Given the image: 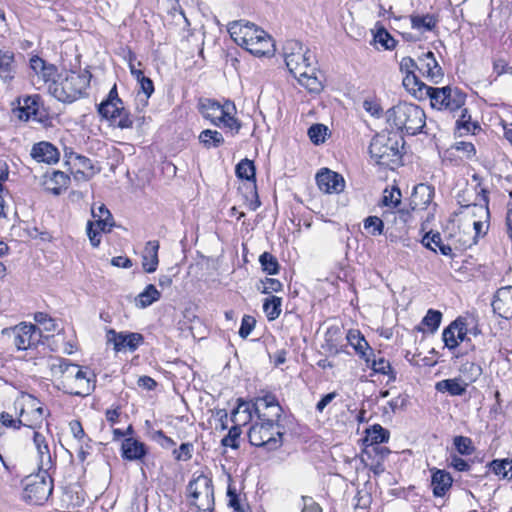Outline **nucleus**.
Masks as SVG:
<instances>
[{"label": "nucleus", "instance_id": "37", "mask_svg": "<svg viewBox=\"0 0 512 512\" xmlns=\"http://www.w3.org/2000/svg\"><path fill=\"white\" fill-rule=\"evenodd\" d=\"M374 372L383 375H388L390 380L396 379V373L391 367V364L384 357L376 358L375 355L370 356V363H366Z\"/></svg>", "mask_w": 512, "mask_h": 512}, {"label": "nucleus", "instance_id": "42", "mask_svg": "<svg viewBox=\"0 0 512 512\" xmlns=\"http://www.w3.org/2000/svg\"><path fill=\"white\" fill-rule=\"evenodd\" d=\"M160 298V292L156 289L153 284H149L143 292H141L136 298L137 305L141 308H146L158 301Z\"/></svg>", "mask_w": 512, "mask_h": 512}, {"label": "nucleus", "instance_id": "41", "mask_svg": "<svg viewBox=\"0 0 512 512\" xmlns=\"http://www.w3.org/2000/svg\"><path fill=\"white\" fill-rule=\"evenodd\" d=\"M282 299L277 296H271L264 300L263 311L269 321L277 319L281 314Z\"/></svg>", "mask_w": 512, "mask_h": 512}, {"label": "nucleus", "instance_id": "22", "mask_svg": "<svg viewBox=\"0 0 512 512\" xmlns=\"http://www.w3.org/2000/svg\"><path fill=\"white\" fill-rule=\"evenodd\" d=\"M30 155L37 162H43L47 164L57 163L60 158L58 149L47 141H41L34 144Z\"/></svg>", "mask_w": 512, "mask_h": 512}, {"label": "nucleus", "instance_id": "19", "mask_svg": "<svg viewBox=\"0 0 512 512\" xmlns=\"http://www.w3.org/2000/svg\"><path fill=\"white\" fill-rule=\"evenodd\" d=\"M493 311L504 319H512V286L497 290L492 301Z\"/></svg>", "mask_w": 512, "mask_h": 512}, {"label": "nucleus", "instance_id": "5", "mask_svg": "<svg viewBox=\"0 0 512 512\" xmlns=\"http://www.w3.org/2000/svg\"><path fill=\"white\" fill-rule=\"evenodd\" d=\"M369 153L377 164L386 167L398 164L401 158L398 140L385 134H377L372 138Z\"/></svg>", "mask_w": 512, "mask_h": 512}, {"label": "nucleus", "instance_id": "36", "mask_svg": "<svg viewBox=\"0 0 512 512\" xmlns=\"http://www.w3.org/2000/svg\"><path fill=\"white\" fill-rule=\"evenodd\" d=\"M247 51L258 57L271 55L274 52V43L271 37L265 32L264 37H259L254 43H250V47Z\"/></svg>", "mask_w": 512, "mask_h": 512}, {"label": "nucleus", "instance_id": "62", "mask_svg": "<svg viewBox=\"0 0 512 512\" xmlns=\"http://www.w3.org/2000/svg\"><path fill=\"white\" fill-rule=\"evenodd\" d=\"M256 324V320L254 317L250 315H244L241 321V326L239 329V335L241 338H247L251 332L253 331Z\"/></svg>", "mask_w": 512, "mask_h": 512}, {"label": "nucleus", "instance_id": "39", "mask_svg": "<svg viewBox=\"0 0 512 512\" xmlns=\"http://www.w3.org/2000/svg\"><path fill=\"white\" fill-rule=\"evenodd\" d=\"M490 470L503 479L512 478V459H495L489 463Z\"/></svg>", "mask_w": 512, "mask_h": 512}, {"label": "nucleus", "instance_id": "4", "mask_svg": "<svg viewBox=\"0 0 512 512\" xmlns=\"http://www.w3.org/2000/svg\"><path fill=\"white\" fill-rule=\"evenodd\" d=\"M283 433L279 423L258 420L248 431L249 442L256 447L274 451L282 446Z\"/></svg>", "mask_w": 512, "mask_h": 512}, {"label": "nucleus", "instance_id": "47", "mask_svg": "<svg viewBox=\"0 0 512 512\" xmlns=\"http://www.w3.org/2000/svg\"><path fill=\"white\" fill-rule=\"evenodd\" d=\"M401 197L402 194L398 187L386 188L383 191L381 204L385 207L396 208L401 203Z\"/></svg>", "mask_w": 512, "mask_h": 512}, {"label": "nucleus", "instance_id": "8", "mask_svg": "<svg viewBox=\"0 0 512 512\" xmlns=\"http://www.w3.org/2000/svg\"><path fill=\"white\" fill-rule=\"evenodd\" d=\"M427 97L432 108L455 112L461 109L466 101V95L457 88L445 86L441 88L431 87Z\"/></svg>", "mask_w": 512, "mask_h": 512}, {"label": "nucleus", "instance_id": "60", "mask_svg": "<svg viewBox=\"0 0 512 512\" xmlns=\"http://www.w3.org/2000/svg\"><path fill=\"white\" fill-rule=\"evenodd\" d=\"M472 441L468 437L464 436H456L454 438V446L457 451L462 455H470L473 452V447L471 446Z\"/></svg>", "mask_w": 512, "mask_h": 512}, {"label": "nucleus", "instance_id": "16", "mask_svg": "<svg viewBox=\"0 0 512 512\" xmlns=\"http://www.w3.org/2000/svg\"><path fill=\"white\" fill-rule=\"evenodd\" d=\"M227 110H235V105L231 102L221 105L219 102L211 99H203L199 102L201 115L216 126H219V121L225 117Z\"/></svg>", "mask_w": 512, "mask_h": 512}, {"label": "nucleus", "instance_id": "3", "mask_svg": "<svg viewBox=\"0 0 512 512\" xmlns=\"http://www.w3.org/2000/svg\"><path fill=\"white\" fill-rule=\"evenodd\" d=\"M91 74L84 70L65 71L57 80L48 85L49 93L60 102L72 103L79 99L90 84Z\"/></svg>", "mask_w": 512, "mask_h": 512}, {"label": "nucleus", "instance_id": "20", "mask_svg": "<svg viewBox=\"0 0 512 512\" xmlns=\"http://www.w3.org/2000/svg\"><path fill=\"white\" fill-rule=\"evenodd\" d=\"M29 62L31 70L45 84H50L57 80L59 73L58 68L54 64L46 62L37 55L32 56Z\"/></svg>", "mask_w": 512, "mask_h": 512}, {"label": "nucleus", "instance_id": "32", "mask_svg": "<svg viewBox=\"0 0 512 512\" xmlns=\"http://www.w3.org/2000/svg\"><path fill=\"white\" fill-rule=\"evenodd\" d=\"M404 88L415 98L423 100L427 98L430 91V86L420 81L414 74L405 75L402 82Z\"/></svg>", "mask_w": 512, "mask_h": 512}, {"label": "nucleus", "instance_id": "23", "mask_svg": "<svg viewBox=\"0 0 512 512\" xmlns=\"http://www.w3.org/2000/svg\"><path fill=\"white\" fill-rule=\"evenodd\" d=\"M122 458L129 461L142 460L148 453L146 445L133 438H125L121 444Z\"/></svg>", "mask_w": 512, "mask_h": 512}, {"label": "nucleus", "instance_id": "45", "mask_svg": "<svg viewBox=\"0 0 512 512\" xmlns=\"http://www.w3.org/2000/svg\"><path fill=\"white\" fill-rule=\"evenodd\" d=\"M460 325V317L455 319L453 322H451L442 333V339L445 344V347H447L449 350H454L457 348V341H456V332L458 329V326Z\"/></svg>", "mask_w": 512, "mask_h": 512}, {"label": "nucleus", "instance_id": "44", "mask_svg": "<svg viewBox=\"0 0 512 512\" xmlns=\"http://www.w3.org/2000/svg\"><path fill=\"white\" fill-rule=\"evenodd\" d=\"M461 114L456 121V127L460 134L465 133H474L476 129H479V125L477 122H473L471 119V115L468 113L466 108H461Z\"/></svg>", "mask_w": 512, "mask_h": 512}, {"label": "nucleus", "instance_id": "61", "mask_svg": "<svg viewBox=\"0 0 512 512\" xmlns=\"http://www.w3.org/2000/svg\"><path fill=\"white\" fill-rule=\"evenodd\" d=\"M363 108L367 113L375 118H380L383 112L380 103L376 99L372 98H367L363 101Z\"/></svg>", "mask_w": 512, "mask_h": 512}, {"label": "nucleus", "instance_id": "58", "mask_svg": "<svg viewBox=\"0 0 512 512\" xmlns=\"http://www.w3.org/2000/svg\"><path fill=\"white\" fill-rule=\"evenodd\" d=\"M241 434V428L238 425L232 426L228 434L222 439L221 443L225 447L238 448V438Z\"/></svg>", "mask_w": 512, "mask_h": 512}, {"label": "nucleus", "instance_id": "38", "mask_svg": "<svg viewBox=\"0 0 512 512\" xmlns=\"http://www.w3.org/2000/svg\"><path fill=\"white\" fill-rule=\"evenodd\" d=\"M410 20L412 28L422 32L432 31L437 24V19L432 14L412 15Z\"/></svg>", "mask_w": 512, "mask_h": 512}, {"label": "nucleus", "instance_id": "31", "mask_svg": "<svg viewBox=\"0 0 512 512\" xmlns=\"http://www.w3.org/2000/svg\"><path fill=\"white\" fill-rule=\"evenodd\" d=\"M434 189L427 184H419L414 188L411 205L412 209H425L433 200Z\"/></svg>", "mask_w": 512, "mask_h": 512}, {"label": "nucleus", "instance_id": "33", "mask_svg": "<svg viewBox=\"0 0 512 512\" xmlns=\"http://www.w3.org/2000/svg\"><path fill=\"white\" fill-rule=\"evenodd\" d=\"M453 479L445 470H435L432 474L431 485L436 497H443L451 488Z\"/></svg>", "mask_w": 512, "mask_h": 512}, {"label": "nucleus", "instance_id": "27", "mask_svg": "<svg viewBox=\"0 0 512 512\" xmlns=\"http://www.w3.org/2000/svg\"><path fill=\"white\" fill-rule=\"evenodd\" d=\"M298 82L310 92H319L322 89L321 81L318 79L313 67V62L302 68L299 72L293 74Z\"/></svg>", "mask_w": 512, "mask_h": 512}, {"label": "nucleus", "instance_id": "26", "mask_svg": "<svg viewBox=\"0 0 512 512\" xmlns=\"http://www.w3.org/2000/svg\"><path fill=\"white\" fill-rule=\"evenodd\" d=\"M346 338L360 358L366 363H370V356H373V350L361 332L359 330H349Z\"/></svg>", "mask_w": 512, "mask_h": 512}, {"label": "nucleus", "instance_id": "15", "mask_svg": "<svg viewBox=\"0 0 512 512\" xmlns=\"http://www.w3.org/2000/svg\"><path fill=\"white\" fill-rule=\"evenodd\" d=\"M107 342L112 343L114 350L120 352L128 349L129 351H135L140 344L143 343V336L140 333L135 332H116L114 329H110L106 334Z\"/></svg>", "mask_w": 512, "mask_h": 512}, {"label": "nucleus", "instance_id": "51", "mask_svg": "<svg viewBox=\"0 0 512 512\" xmlns=\"http://www.w3.org/2000/svg\"><path fill=\"white\" fill-rule=\"evenodd\" d=\"M18 402L21 404V409L19 416L21 418H26L29 416V412H32L35 408L41 407L39 405L38 399H36L34 396L30 394H23Z\"/></svg>", "mask_w": 512, "mask_h": 512}, {"label": "nucleus", "instance_id": "7", "mask_svg": "<svg viewBox=\"0 0 512 512\" xmlns=\"http://www.w3.org/2000/svg\"><path fill=\"white\" fill-rule=\"evenodd\" d=\"M53 491V482L48 471H40L30 475L25 480L23 498L31 503L40 505L48 500Z\"/></svg>", "mask_w": 512, "mask_h": 512}, {"label": "nucleus", "instance_id": "2", "mask_svg": "<svg viewBox=\"0 0 512 512\" xmlns=\"http://www.w3.org/2000/svg\"><path fill=\"white\" fill-rule=\"evenodd\" d=\"M386 120L400 132L417 135L423 132L426 125V114L416 104L400 102L386 111Z\"/></svg>", "mask_w": 512, "mask_h": 512}, {"label": "nucleus", "instance_id": "56", "mask_svg": "<svg viewBox=\"0 0 512 512\" xmlns=\"http://www.w3.org/2000/svg\"><path fill=\"white\" fill-rule=\"evenodd\" d=\"M111 122L121 129H128L133 126V119L131 118L129 111H127L124 106L121 112L115 114V118L112 119Z\"/></svg>", "mask_w": 512, "mask_h": 512}, {"label": "nucleus", "instance_id": "29", "mask_svg": "<svg viewBox=\"0 0 512 512\" xmlns=\"http://www.w3.org/2000/svg\"><path fill=\"white\" fill-rule=\"evenodd\" d=\"M16 74L15 55L10 50L0 49V79L11 82Z\"/></svg>", "mask_w": 512, "mask_h": 512}, {"label": "nucleus", "instance_id": "46", "mask_svg": "<svg viewBox=\"0 0 512 512\" xmlns=\"http://www.w3.org/2000/svg\"><path fill=\"white\" fill-rule=\"evenodd\" d=\"M237 177L255 183V166L253 161L249 159H242L235 169Z\"/></svg>", "mask_w": 512, "mask_h": 512}, {"label": "nucleus", "instance_id": "52", "mask_svg": "<svg viewBox=\"0 0 512 512\" xmlns=\"http://www.w3.org/2000/svg\"><path fill=\"white\" fill-rule=\"evenodd\" d=\"M364 229L372 236L383 234L384 222L377 216H369L364 219Z\"/></svg>", "mask_w": 512, "mask_h": 512}, {"label": "nucleus", "instance_id": "34", "mask_svg": "<svg viewBox=\"0 0 512 512\" xmlns=\"http://www.w3.org/2000/svg\"><path fill=\"white\" fill-rule=\"evenodd\" d=\"M237 403V407L231 413V420L235 425L241 427L251 421L254 409L253 403L245 401L242 398H239Z\"/></svg>", "mask_w": 512, "mask_h": 512}, {"label": "nucleus", "instance_id": "11", "mask_svg": "<svg viewBox=\"0 0 512 512\" xmlns=\"http://www.w3.org/2000/svg\"><path fill=\"white\" fill-rule=\"evenodd\" d=\"M228 32L235 43L246 50L250 47V43H254L259 37H264L265 33L263 29L253 23L243 20L229 23Z\"/></svg>", "mask_w": 512, "mask_h": 512}, {"label": "nucleus", "instance_id": "12", "mask_svg": "<svg viewBox=\"0 0 512 512\" xmlns=\"http://www.w3.org/2000/svg\"><path fill=\"white\" fill-rule=\"evenodd\" d=\"M14 344L18 350H27L41 342V330L34 324L21 323L13 328Z\"/></svg>", "mask_w": 512, "mask_h": 512}, {"label": "nucleus", "instance_id": "17", "mask_svg": "<svg viewBox=\"0 0 512 512\" xmlns=\"http://www.w3.org/2000/svg\"><path fill=\"white\" fill-rule=\"evenodd\" d=\"M389 454L390 450L386 447H369L363 450L361 460L375 475H380L385 471L384 460Z\"/></svg>", "mask_w": 512, "mask_h": 512}, {"label": "nucleus", "instance_id": "18", "mask_svg": "<svg viewBox=\"0 0 512 512\" xmlns=\"http://www.w3.org/2000/svg\"><path fill=\"white\" fill-rule=\"evenodd\" d=\"M316 182L319 189L327 194L340 193L345 188L344 178L328 168H322L316 174Z\"/></svg>", "mask_w": 512, "mask_h": 512}, {"label": "nucleus", "instance_id": "1", "mask_svg": "<svg viewBox=\"0 0 512 512\" xmlns=\"http://www.w3.org/2000/svg\"><path fill=\"white\" fill-rule=\"evenodd\" d=\"M48 366L53 376L62 377L64 391L74 396H87L95 387V375L65 358H51Z\"/></svg>", "mask_w": 512, "mask_h": 512}, {"label": "nucleus", "instance_id": "25", "mask_svg": "<svg viewBox=\"0 0 512 512\" xmlns=\"http://www.w3.org/2000/svg\"><path fill=\"white\" fill-rule=\"evenodd\" d=\"M33 442L37 450L39 470L49 471L53 463L46 437L39 432H34Z\"/></svg>", "mask_w": 512, "mask_h": 512}, {"label": "nucleus", "instance_id": "54", "mask_svg": "<svg viewBox=\"0 0 512 512\" xmlns=\"http://www.w3.org/2000/svg\"><path fill=\"white\" fill-rule=\"evenodd\" d=\"M327 127L323 124H314L308 129V136L314 144L323 143L327 135Z\"/></svg>", "mask_w": 512, "mask_h": 512}, {"label": "nucleus", "instance_id": "13", "mask_svg": "<svg viewBox=\"0 0 512 512\" xmlns=\"http://www.w3.org/2000/svg\"><path fill=\"white\" fill-rule=\"evenodd\" d=\"M253 409L258 420L273 423H278L282 413V408L276 397L271 394L256 398L253 402Z\"/></svg>", "mask_w": 512, "mask_h": 512}, {"label": "nucleus", "instance_id": "9", "mask_svg": "<svg viewBox=\"0 0 512 512\" xmlns=\"http://www.w3.org/2000/svg\"><path fill=\"white\" fill-rule=\"evenodd\" d=\"M283 51L286 66L292 75L302 68H307L314 59L311 51L304 48L303 44L297 40L286 41Z\"/></svg>", "mask_w": 512, "mask_h": 512}, {"label": "nucleus", "instance_id": "43", "mask_svg": "<svg viewBox=\"0 0 512 512\" xmlns=\"http://www.w3.org/2000/svg\"><path fill=\"white\" fill-rule=\"evenodd\" d=\"M123 101L116 100V102L112 101H102L98 105V113L107 120H112L115 118V114L121 112L123 109Z\"/></svg>", "mask_w": 512, "mask_h": 512}, {"label": "nucleus", "instance_id": "57", "mask_svg": "<svg viewBox=\"0 0 512 512\" xmlns=\"http://www.w3.org/2000/svg\"><path fill=\"white\" fill-rule=\"evenodd\" d=\"M44 417V408L37 407L32 412H29V416L22 418L23 426L35 428L37 424L42 423Z\"/></svg>", "mask_w": 512, "mask_h": 512}, {"label": "nucleus", "instance_id": "50", "mask_svg": "<svg viewBox=\"0 0 512 512\" xmlns=\"http://www.w3.org/2000/svg\"><path fill=\"white\" fill-rule=\"evenodd\" d=\"M488 221L489 220H473V228L475 230V235L469 237V239L463 240L461 246L463 248L471 247L472 245L477 243V238L481 235H485L488 229Z\"/></svg>", "mask_w": 512, "mask_h": 512}, {"label": "nucleus", "instance_id": "28", "mask_svg": "<svg viewBox=\"0 0 512 512\" xmlns=\"http://www.w3.org/2000/svg\"><path fill=\"white\" fill-rule=\"evenodd\" d=\"M468 383L461 377L444 379L435 384L436 391L448 393L450 396H462L466 393Z\"/></svg>", "mask_w": 512, "mask_h": 512}, {"label": "nucleus", "instance_id": "14", "mask_svg": "<svg viewBox=\"0 0 512 512\" xmlns=\"http://www.w3.org/2000/svg\"><path fill=\"white\" fill-rule=\"evenodd\" d=\"M473 180L477 181L476 186V194L477 199L472 204H466L465 210L467 211V214L471 216L473 220H489L490 218V212L488 208L489 204V198H488V191L486 188L481 186L480 178L477 174L473 175Z\"/></svg>", "mask_w": 512, "mask_h": 512}, {"label": "nucleus", "instance_id": "59", "mask_svg": "<svg viewBox=\"0 0 512 512\" xmlns=\"http://www.w3.org/2000/svg\"><path fill=\"white\" fill-rule=\"evenodd\" d=\"M34 320L43 326V329L48 332H54L57 330V323L48 314L44 312H37L34 316Z\"/></svg>", "mask_w": 512, "mask_h": 512}, {"label": "nucleus", "instance_id": "6", "mask_svg": "<svg viewBox=\"0 0 512 512\" xmlns=\"http://www.w3.org/2000/svg\"><path fill=\"white\" fill-rule=\"evenodd\" d=\"M187 492L191 498V504L198 511L211 512L214 507V489L211 478L204 474L193 477L188 483Z\"/></svg>", "mask_w": 512, "mask_h": 512}, {"label": "nucleus", "instance_id": "53", "mask_svg": "<svg viewBox=\"0 0 512 512\" xmlns=\"http://www.w3.org/2000/svg\"><path fill=\"white\" fill-rule=\"evenodd\" d=\"M38 104L35 99L27 97L24 99L23 105L19 108V118L27 121L31 115H35Z\"/></svg>", "mask_w": 512, "mask_h": 512}, {"label": "nucleus", "instance_id": "30", "mask_svg": "<svg viewBox=\"0 0 512 512\" xmlns=\"http://www.w3.org/2000/svg\"><path fill=\"white\" fill-rule=\"evenodd\" d=\"M159 242L157 240L148 241L142 254V267L145 272L153 273L156 271L159 259Z\"/></svg>", "mask_w": 512, "mask_h": 512}, {"label": "nucleus", "instance_id": "64", "mask_svg": "<svg viewBox=\"0 0 512 512\" xmlns=\"http://www.w3.org/2000/svg\"><path fill=\"white\" fill-rule=\"evenodd\" d=\"M441 243H442V238L438 232H436V233L429 232V233L425 234V236L422 239V244L434 252L437 251V248L440 246Z\"/></svg>", "mask_w": 512, "mask_h": 512}, {"label": "nucleus", "instance_id": "10", "mask_svg": "<svg viewBox=\"0 0 512 512\" xmlns=\"http://www.w3.org/2000/svg\"><path fill=\"white\" fill-rule=\"evenodd\" d=\"M91 213L94 222L89 221L87 224V235L93 247H98L101 238V232H110L111 228L114 226L113 217L110 211L104 204H100L98 207L92 206Z\"/></svg>", "mask_w": 512, "mask_h": 512}, {"label": "nucleus", "instance_id": "55", "mask_svg": "<svg viewBox=\"0 0 512 512\" xmlns=\"http://www.w3.org/2000/svg\"><path fill=\"white\" fill-rule=\"evenodd\" d=\"M374 40L375 42L381 44L386 50H392L396 46V40L384 28H381L377 31L374 36Z\"/></svg>", "mask_w": 512, "mask_h": 512}, {"label": "nucleus", "instance_id": "21", "mask_svg": "<svg viewBox=\"0 0 512 512\" xmlns=\"http://www.w3.org/2000/svg\"><path fill=\"white\" fill-rule=\"evenodd\" d=\"M419 67L418 70L425 76L429 81L437 84L443 76L442 68L439 66L435 59L433 52L428 51L424 53L418 59Z\"/></svg>", "mask_w": 512, "mask_h": 512}, {"label": "nucleus", "instance_id": "48", "mask_svg": "<svg viewBox=\"0 0 512 512\" xmlns=\"http://www.w3.org/2000/svg\"><path fill=\"white\" fill-rule=\"evenodd\" d=\"M262 270L269 275H275L279 271V263L271 253L264 252L259 257Z\"/></svg>", "mask_w": 512, "mask_h": 512}, {"label": "nucleus", "instance_id": "63", "mask_svg": "<svg viewBox=\"0 0 512 512\" xmlns=\"http://www.w3.org/2000/svg\"><path fill=\"white\" fill-rule=\"evenodd\" d=\"M193 445L191 443H182L179 449H174V458L178 461H188L192 458Z\"/></svg>", "mask_w": 512, "mask_h": 512}, {"label": "nucleus", "instance_id": "35", "mask_svg": "<svg viewBox=\"0 0 512 512\" xmlns=\"http://www.w3.org/2000/svg\"><path fill=\"white\" fill-rule=\"evenodd\" d=\"M389 439L388 430L384 429L381 425H373L370 429L366 430L364 438L365 448L379 446V444L387 442Z\"/></svg>", "mask_w": 512, "mask_h": 512}, {"label": "nucleus", "instance_id": "49", "mask_svg": "<svg viewBox=\"0 0 512 512\" xmlns=\"http://www.w3.org/2000/svg\"><path fill=\"white\" fill-rule=\"evenodd\" d=\"M441 320L442 313L440 311L429 309L422 319L421 325L426 326L431 333H434L439 328Z\"/></svg>", "mask_w": 512, "mask_h": 512}, {"label": "nucleus", "instance_id": "24", "mask_svg": "<svg viewBox=\"0 0 512 512\" xmlns=\"http://www.w3.org/2000/svg\"><path fill=\"white\" fill-rule=\"evenodd\" d=\"M70 177L62 171H53L44 175L43 187L45 191L59 195L68 188Z\"/></svg>", "mask_w": 512, "mask_h": 512}, {"label": "nucleus", "instance_id": "40", "mask_svg": "<svg viewBox=\"0 0 512 512\" xmlns=\"http://www.w3.org/2000/svg\"><path fill=\"white\" fill-rule=\"evenodd\" d=\"M199 141L207 149L219 147L224 143L222 134L216 130L206 129L199 134Z\"/></svg>", "mask_w": 512, "mask_h": 512}]
</instances>
